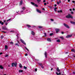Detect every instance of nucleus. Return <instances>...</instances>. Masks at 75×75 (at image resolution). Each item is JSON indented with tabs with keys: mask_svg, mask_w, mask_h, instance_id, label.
I'll use <instances>...</instances> for the list:
<instances>
[{
	"mask_svg": "<svg viewBox=\"0 0 75 75\" xmlns=\"http://www.w3.org/2000/svg\"><path fill=\"white\" fill-rule=\"evenodd\" d=\"M66 17L67 18H73V17H72V16L71 14H69L68 15H67Z\"/></svg>",
	"mask_w": 75,
	"mask_h": 75,
	"instance_id": "obj_1",
	"label": "nucleus"
},
{
	"mask_svg": "<svg viewBox=\"0 0 75 75\" xmlns=\"http://www.w3.org/2000/svg\"><path fill=\"white\" fill-rule=\"evenodd\" d=\"M14 66L15 67H17V62H16L14 63H12V67H14Z\"/></svg>",
	"mask_w": 75,
	"mask_h": 75,
	"instance_id": "obj_2",
	"label": "nucleus"
},
{
	"mask_svg": "<svg viewBox=\"0 0 75 75\" xmlns=\"http://www.w3.org/2000/svg\"><path fill=\"white\" fill-rule=\"evenodd\" d=\"M31 4H32V5H33V6H35V7H38V5H37V4H35V3H34L33 2H31Z\"/></svg>",
	"mask_w": 75,
	"mask_h": 75,
	"instance_id": "obj_3",
	"label": "nucleus"
},
{
	"mask_svg": "<svg viewBox=\"0 0 75 75\" xmlns=\"http://www.w3.org/2000/svg\"><path fill=\"white\" fill-rule=\"evenodd\" d=\"M63 25H64L67 28H69V26H68L67 24L64 23L63 24Z\"/></svg>",
	"mask_w": 75,
	"mask_h": 75,
	"instance_id": "obj_4",
	"label": "nucleus"
},
{
	"mask_svg": "<svg viewBox=\"0 0 75 75\" xmlns=\"http://www.w3.org/2000/svg\"><path fill=\"white\" fill-rule=\"evenodd\" d=\"M55 30L56 33H58V32H59V31H60V29H59L56 28L55 29Z\"/></svg>",
	"mask_w": 75,
	"mask_h": 75,
	"instance_id": "obj_5",
	"label": "nucleus"
},
{
	"mask_svg": "<svg viewBox=\"0 0 75 75\" xmlns=\"http://www.w3.org/2000/svg\"><path fill=\"white\" fill-rule=\"evenodd\" d=\"M72 35H67V36H66V38H70V37H72Z\"/></svg>",
	"mask_w": 75,
	"mask_h": 75,
	"instance_id": "obj_6",
	"label": "nucleus"
},
{
	"mask_svg": "<svg viewBox=\"0 0 75 75\" xmlns=\"http://www.w3.org/2000/svg\"><path fill=\"white\" fill-rule=\"evenodd\" d=\"M56 70L57 71V72H60L61 71V70H60V69H59V67H57V69H56Z\"/></svg>",
	"mask_w": 75,
	"mask_h": 75,
	"instance_id": "obj_7",
	"label": "nucleus"
},
{
	"mask_svg": "<svg viewBox=\"0 0 75 75\" xmlns=\"http://www.w3.org/2000/svg\"><path fill=\"white\" fill-rule=\"evenodd\" d=\"M5 50H7V49L8 48V46H7V45H5Z\"/></svg>",
	"mask_w": 75,
	"mask_h": 75,
	"instance_id": "obj_8",
	"label": "nucleus"
},
{
	"mask_svg": "<svg viewBox=\"0 0 75 75\" xmlns=\"http://www.w3.org/2000/svg\"><path fill=\"white\" fill-rule=\"evenodd\" d=\"M36 10L37 12H38V13H41V11H40L39 10L37 9Z\"/></svg>",
	"mask_w": 75,
	"mask_h": 75,
	"instance_id": "obj_9",
	"label": "nucleus"
},
{
	"mask_svg": "<svg viewBox=\"0 0 75 75\" xmlns=\"http://www.w3.org/2000/svg\"><path fill=\"white\" fill-rule=\"evenodd\" d=\"M71 23V24H74L75 25V22H73V21H70Z\"/></svg>",
	"mask_w": 75,
	"mask_h": 75,
	"instance_id": "obj_10",
	"label": "nucleus"
},
{
	"mask_svg": "<svg viewBox=\"0 0 75 75\" xmlns=\"http://www.w3.org/2000/svg\"><path fill=\"white\" fill-rule=\"evenodd\" d=\"M31 34L32 35H34L35 34V33H34V31H32L31 32Z\"/></svg>",
	"mask_w": 75,
	"mask_h": 75,
	"instance_id": "obj_11",
	"label": "nucleus"
},
{
	"mask_svg": "<svg viewBox=\"0 0 75 75\" xmlns=\"http://www.w3.org/2000/svg\"><path fill=\"white\" fill-rule=\"evenodd\" d=\"M47 41H50V42H51V39L50 38L47 39Z\"/></svg>",
	"mask_w": 75,
	"mask_h": 75,
	"instance_id": "obj_12",
	"label": "nucleus"
},
{
	"mask_svg": "<svg viewBox=\"0 0 75 75\" xmlns=\"http://www.w3.org/2000/svg\"><path fill=\"white\" fill-rule=\"evenodd\" d=\"M19 67L21 68H22V67H23V66H22V65H21V64H19Z\"/></svg>",
	"mask_w": 75,
	"mask_h": 75,
	"instance_id": "obj_13",
	"label": "nucleus"
},
{
	"mask_svg": "<svg viewBox=\"0 0 75 75\" xmlns=\"http://www.w3.org/2000/svg\"><path fill=\"white\" fill-rule=\"evenodd\" d=\"M0 24H1V25H3V24H4V23L2 22L1 21H0Z\"/></svg>",
	"mask_w": 75,
	"mask_h": 75,
	"instance_id": "obj_14",
	"label": "nucleus"
},
{
	"mask_svg": "<svg viewBox=\"0 0 75 75\" xmlns=\"http://www.w3.org/2000/svg\"><path fill=\"white\" fill-rule=\"evenodd\" d=\"M58 13H62V10H60V11H57Z\"/></svg>",
	"mask_w": 75,
	"mask_h": 75,
	"instance_id": "obj_15",
	"label": "nucleus"
},
{
	"mask_svg": "<svg viewBox=\"0 0 75 75\" xmlns=\"http://www.w3.org/2000/svg\"><path fill=\"white\" fill-rule=\"evenodd\" d=\"M22 4H23V1L21 0L20 1V5H22Z\"/></svg>",
	"mask_w": 75,
	"mask_h": 75,
	"instance_id": "obj_16",
	"label": "nucleus"
},
{
	"mask_svg": "<svg viewBox=\"0 0 75 75\" xmlns=\"http://www.w3.org/2000/svg\"><path fill=\"white\" fill-rule=\"evenodd\" d=\"M45 57L47 58V52H45Z\"/></svg>",
	"mask_w": 75,
	"mask_h": 75,
	"instance_id": "obj_17",
	"label": "nucleus"
},
{
	"mask_svg": "<svg viewBox=\"0 0 75 75\" xmlns=\"http://www.w3.org/2000/svg\"><path fill=\"white\" fill-rule=\"evenodd\" d=\"M23 72V70H19V72Z\"/></svg>",
	"mask_w": 75,
	"mask_h": 75,
	"instance_id": "obj_18",
	"label": "nucleus"
},
{
	"mask_svg": "<svg viewBox=\"0 0 75 75\" xmlns=\"http://www.w3.org/2000/svg\"><path fill=\"white\" fill-rule=\"evenodd\" d=\"M37 1L38 3H39L40 2H41V0H37Z\"/></svg>",
	"mask_w": 75,
	"mask_h": 75,
	"instance_id": "obj_19",
	"label": "nucleus"
},
{
	"mask_svg": "<svg viewBox=\"0 0 75 75\" xmlns=\"http://www.w3.org/2000/svg\"><path fill=\"white\" fill-rule=\"evenodd\" d=\"M71 51H72V52H75V51L74 50V49H71Z\"/></svg>",
	"mask_w": 75,
	"mask_h": 75,
	"instance_id": "obj_20",
	"label": "nucleus"
},
{
	"mask_svg": "<svg viewBox=\"0 0 75 75\" xmlns=\"http://www.w3.org/2000/svg\"><path fill=\"white\" fill-rule=\"evenodd\" d=\"M0 68H1V69H3V67L2 66H0Z\"/></svg>",
	"mask_w": 75,
	"mask_h": 75,
	"instance_id": "obj_21",
	"label": "nucleus"
},
{
	"mask_svg": "<svg viewBox=\"0 0 75 75\" xmlns=\"http://www.w3.org/2000/svg\"><path fill=\"white\" fill-rule=\"evenodd\" d=\"M27 27H28V28H30V27H31V26L30 25H27Z\"/></svg>",
	"mask_w": 75,
	"mask_h": 75,
	"instance_id": "obj_22",
	"label": "nucleus"
},
{
	"mask_svg": "<svg viewBox=\"0 0 75 75\" xmlns=\"http://www.w3.org/2000/svg\"><path fill=\"white\" fill-rule=\"evenodd\" d=\"M20 41L22 42H24V40L22 39H21Z\"/></svg>",
	"mask_w": 75,
	"mask_h": 75,
	"instance_id": "obj_23",
	"label": "nucleus"
},
{
	"mask_svg": "<svg viewBox=\"0 0 75 75\" xmlns=\"http://www.w3.org/2000/svg\"><path fill=\"white\" fill-rule=\"evenodd\" d=\"M56 9H57V8H54V11H56L57 10H56Z\"/></svg>",
	"mask_w": 75,
	"mask_h": 75,
	"instance_id": "obj_24",
	"label": "nucleus"
},
{
	"mask_svg": "<svg viewBox=\"0 0 75 75\" xmlns=\"http://www.w3.org/2000/svg\"><path fill=\"white\" fill-rule=\"evenodd\" d=\"M38 64H39V65H40V66H42V64H41V63H39Z\"/></svg>",
	"mask_w": 75,
	"mask_h": 75,
	"instance_id": "obj_25",
	"label": "nucleus"
},
{
	"mask_svg": "<svg viewBox=\"0 0 75 75\" xmlns=\"http://www.w3.org/2000/svg\"><path fill=\"white\" fill-rule=\"evenodd\" d=\"M57 42H60V40H59V39H58L57 40Z\"/></svg>",
	"mask_w": 75,
	"mask_h": 75,
	"instance_id": "obj_26",
	"label": "nucleus"
},
{
	"mask_svg": "<svg viewBox=\"0 0 75 75\" xmlns=\"http://www.w3.org/2000/svg\"><path fill=\"white\" fill-rule=\"evenodd\" d=\"M22 9L23 10H24L25 9V7H23L22 8Z\"/></svg>",
	"mask_w": 75,
	"mask_h": 75,
	"instance_id": "obj_27",
	"label": "nucleus"
},
{
	"mask_svg": "<svg viewBox=\"0 0 75 75\" xmlns=\"http://www.w3.org/2000/svg\"><path fill=\"white\" fill-rule=\"evenodd\" d=\"M2 29L3 30H6V29L4 28V27H2Z\"/></svg>",
	"mask_w": 75,
	"mask_h": 75,
	"instance_id": "obj_28",
	"label": "nucleus"
},
{
	"mask_svg": "<svg viewBox=\"0 0 75 75\" xmlns=\"http://www.w3.org/2000/svg\"><path fill=\"white\" fill-rule=\"evenodd\" d=\"M54 34L53 33H51L50 34V36H51V35H53Z\"/></svg>",
	"mask_w": 75,
	"mask_h": 75,
	"instance_id": "obj_29",
	"label": "nucleus"
},
{
	"mask_svg": "<svg viewBox=\"0 0 75 75\" xmlns=\"http://www.w3.org/2000/svg\"><path fill=\"white\" fill-rule=\"evenodd\" d=\"M60 38H61V39H62V40H64V37H60Z\"/></svg>",
	"mask_w": 75,
	"mask_h": 75,
	"instance_id": "obj_30",
	"label": "nucleus"
},
{
	"mask_svg": "<svg viewBox=\"0 0 75 75\" xmlns=\"http://www.w3.org/2000/svg\"><path fill=\"white\" fill-rule=\"evenodd\" d=\"M8 56V54H6V55H5V57H7Z\"/></svg>",
	"mask_w": 75,
	"mask_h": 75,
	"instance_id": "obj_31",
	"label": "nucleus"
},
{
	"mask_svg": "<svg viewBox=\"0 0 75 75\" xmlns=\"http://www.w3.org/2000/svg\"><path fill=\"white\" fill-rule=\"evenodd\" d=\"M22 43L23 44H24V45H26V43H25V42H22Z\"/></svg>",
	"mask_w": 75,
	"mask_h": 75,
	"instance_id": "obj_32",
	"label": "nucleus"
},
{
	"mask_svg": "<svg viewBox=\"0 0 75 75\" xmlns=\"http://www.w3.org/2000/svg\"><path fill=\"white\" fill-rule=\"evenodd\" d=\"M10 43L11 44H12V45H13V42H11Z\"/></svg>",
	"mask_w": 75,
	"mask_h": 75,
	"instance_id": "obj_33",
	"label": "nucleus"
},
{
	"mask_svg": "<svg viewBox=\"0 0 75 75\" xmlns=\"http://www.w3.org/2000/svg\"><path fill=\"white\" fill-rule=\"evenodd\" d=\"M39 28H42V26H39Z\"/></svg>",
	"mask_w": 75,
	"mask_h": 75,
	"instance_id": "obj_34",
	"label": "nucleus"
},
{
	"mask_svg": "<svg viewBox=\"0 0 75 75\" xmlns=\"http://www.w3.org/2000/svg\"><path fill=\"white\" fill-rule=\"evenodd\" d=\"M44 34H45V37H46V36H47V34L45 33H44Z\"/></svg>",
	"mask_w": 75,
	"mask_h": 75,
	"instance_id": "obj_35",
	"label": "nucleus"
},
{
	"mask_svg": "<svg viewBox=\"0 0 75 75\" xmlns=\"http://www.w3.org/2000/svg\"><path fill=\"white\" fill-rule=\"evenodd\" d=\"M24 69H27V67L25 66L24 67Z\"/></svg>",
	"mask_w": 75,
	"mask_h": 75,
	"instance_id": "obj_36",
	"label": "nucleus"
},
{
	"mask_svg": "<svg viewBox=\"0 0 75 75\" xmlns=\"http://www.w3.org/2000/svg\"><path fill=\"white\" fill-rule=\"evenodd\" d=\"M3 37H4V36H1V38L3 39Z\"/></svg>",
	"mask_w": 75,
	"mask_h": 75,
	"instance_id": "obj_37",
	"label": "nucleus"
},
{
	"mask_svg": "<svg viewBox=\"0 0 75 75\" xmlns=\"http://www.w3.org/2000/svg\"><path fill=\"white\" fill-rule=\"evenodd\" d=\"M57 4L58 5H59V2L57 1Z\"/></svg>",
	"mask_w": 75,
	"mask_h": 75,
	"instance_id": "obj_38",
	"label": "nucleus"
},
{
	"mask_svg": "<svg viewBox=\"0 0 75 75\" xmlns=\"http://www.w3.org/2000/svg\"><path fill=\"white\" fill-rule=\"evenodd\" d=\"M56 74H57V75H59V74H58V72H56Z\"/></svg>",
	"mask_w": 75,
	"mask_h": 75,
	"instance_id": "obj_39",
	"label": "nucleus"
},
{
	"mask_svg": "<svg viewBox=\"0 0 75 75\" xmlns=\"http://www.w3.org/2000/svg\"><path fill=\"white\" fill-rule=\"evenodd\" d=\"M50 20H51L52 21H54V19H50Z\"/></svg>",
	"mask_w": 75,
	"mask_h": 75,
	"instance_id": "obj_40",
	"label": "nucleus"
},
{
	"mask_svg": "<svg viewBox=\"0 0 75 75\" xmlns=\"http://www.w3.org/2000/svg\"><path fill=\"white\" fill-rule=\"evenodd\" d=\"M44 5H45V6H46V5H47V3H44Z\"/></svg>",
	"mask_w": 75,
	"mask_h": 75,
	"instance_id": "obj_41",
	"label": "nucleus"
},
{
	"mask_svg": "<svg viewBox=\"0 0 75 75\" xmlns=\"http://www.w3.org/2000/svg\"><path fill=\"white\" fill-rule=\"evenodd\" d=\"M35 71L36 72H37V69H35Z\"/></svg>",
	"mask_w": 75,
	"mask_h": 75,
	"instance_id": "obj_42",
	"label": "nucleus"
},
{
	"mask_svg": "<svg viewBox=\"0 0 75 75\" xmlns=\"http://www.w3.org/2000/svg\"><path fill=\"white\" fill-rule=\"evenodd\" d=\"M10 20H11V19H9L7 21L8 22V21H10Z\"/></svg>",
	"mask_w": 75,
	"mask_h": 75,
	"instance_id": "obj_43",
	"label": "nucleus"
},
{
	"mask_svg": "<svg viewBox=\"0 0 75 75\" xmlns=\"http://www.w3.org/2000/svg\"><path fill=\"white\" fill-rule=\"evenodd\" d=\"M59 3H61V0H60L59 1Z\"/></svg>",
	"mask_w": 75,
	"mask_h": 75,
	"instance_id": "obj_44",
	"label": "nucleus"
},
{
	"mask_svg": "<svg viewBox=\"0 0 75 75\" xmlns=\"http://www.w3.org/2000/svg\"><path fill=\"white\" fill-rule=\"evenodd\" d=\"M17 45L18 46H19V45H18V44H17V43H16V44H15V45Z\"/></svg>",
	"mask_w": 75,
	"mask_h": 75,
	"instance_id": "obj_45",
	"label": "nucleus"
},
{
	"mask_svg": "<svg viewBox=\"0 0 75 75\" xmlns=\"http://www.w3.org/2000/svg\"><path fill=\"white\" fill-rule=\"evenodd\" d=\"M25 49H26L27 50V51H29L28 50V49H27V47H25Z\"/></svg>",
	"mask_w": 75,
	"mask_h": 75,
	"instance_id": "obj_46",
	"label": "nucleus"
},
{
	"mask_svg": "<svg viewBox=\"0 0 75 75\" xmlns=\"http://www.w3.org/2000/svg\"><path fill=\"white\" fill-rule=\"evenodd\" d=\"M25 56H27L28 55V54H25Z\"/></svg>",
	"mask_w": 75,
	"mask_h": 75,
	"instance_id": "obj_47",
	"label": "nucleus"
},
{
	"mask_svg": "<svg viewBox=\"0 0 75 75\" xmlns=\"http://www.w3.org/2000/svg\"><path fill=\"white\" fill-rule=\"evenodd\" d=\"M61 74H62V73L61 72H59V75H61Z\"/></svg>",
	"mask_w": 75,
	"mask_h": 75,
	"instance_id": "obj_48",
	"label": "nucleus"
},
{
	"mask_svg": "<svg viewBox=\"0 0 75 75\" xmlns=\"http://www.w3.org/2000/svg\"><path fill=\"white\" fill-rule=\"evenodd\" d=\"M45 1H46L45 0H43V3H45Z\"/></svg>",
	"mask_w": 75,
	"mask_h": 75,
	"instance_id": "obj_49",
	"label": "nucleus"
},
{
	"mask_svg": "<svg viewBox=\"0 0 75 75\" xmlns=\"http://www.w3.org/2000/svg\"><path fill=\"white\" fill-rule=\"evenodd\" d=\"M71 14H74V12L72 11L71 12Z\"/></svg>",
	"mask_w": 75,
	"mask_h": 75,
	"instance_id": "obj_50",
	"label": "nucleus"
},
{
	"mask_svg": "<svg viewBox=\"0 0 75 75\" xmlns=\"http://www.w3.org/2000/svg\"><path fill=\"white\" fill-rule=\"evenodd\" d=\"M42 9L43 10L45 11V9L44 8H42Z\"/></svg>",
	"mask_w": 75,
	"mask_h": 75,
	"instance_id": "obj_51",
	"label": "nucleus"
},
{
	"mask_svg": "<svg viewBox=\"0 0 75 75\" xmlns=\"http://www.w3.org/2000/svg\"><path fill=\"white\" fill-rule=\"evenodd\" d=\"M1 54H3V53L0 52V55H1Z\"/></svg>",
	"mask_w": 75,
	"mask_h": 75,
	"instance_id": "obj_52",
	"label": "nucleus"
},
{
	"mask_svg": "<svg viewBox=\"0 0 75 75\" xmlns=\"http://www.w3.org/2000/svg\"><path fill=\"white\" fill-rule=\"evenodd\" d=\"M54 7H56L57 6V4H55L54 5Z\"/></svg>",
	"mask_w": 75,
	"mask_h": 75,
	"instance_id": "obj_53",
	"label": "nucleus"
},
{
	"mask_svg": "<svg viewBox=\"0 0 75 75\" xmlns=\"http://www.w3.org/2000/svg\"><path fill=\"white\" fill-rule=\"evenodd\" d=\"M61 33L62 34H64V32H62Z\"/></svg>",
	"mask_w": 75,
	"mask_h": 75,
	"instance_id": "obj_54",
	"label": "nucleus"
},
{
	"mask_svg": "<svg viewBox=\"0 0 75 75\" xmlns=\"http://www.w3.org/2000/svg\"><path fill=\"white\" fill-rule=\"evenodd\" d=\"M41 68H44V67H43V66H42Z\"/></svg>",
	"mask_w": 75,
	"mask_h": 75,
	"instance_id": "obj_55",
	"label": "nucleus"
},
{
	"mask_svg": "<svg viewBox=\"0 0 75 75\" xmlns=\"http://www.w3.org/2000/svg\"><path fill=\"white\" fill-rule=\"evenodd\" d=\"M5 25H7V23H5Z\"/></svg>",
	"mask_w": 75,
	"mask_h": 75,
	"instance_id": "obj_56",
	"label": "nucleus"
},
{
	"mask_svg": "<svg viewBox=\"0 0 75 75\" xmlns=\"http://www.w3.org/2000/svg\"><path fill=\"white\" fill-rule=\"evenodd\" d=\"M52 69H53V68H52L51 69V71H52Z\"/></svg>",
	"mask_w": 75,
	"mask_h": 75,
	"instance_id": "obj_57",
	"label": "nucleus"
},
{
	"mask_svg": "<svg viewBox=\"0 0 75 75\" xmlns=\"http://www.w3.org/2000/svg\"><path fill=\"white\" fill-rule=\"evenodd\" d=\"M69 10H70V11H72V9H69Z\"/></svg>",
	"mask_w": 75,
	"mask_h": 75,
	"instance_id": "obj_58",
	"label": "nucleus"
},
{
	"mask_svg": "<svg viewBox=\"0 0 75 75\" xmlns=\"http://www.w3.org/2000/svg\"><path fill=\"white\" fill-rule=\"evenodd\" d=\"M10 32H11H11H14V31H10Z\"/></svg>",
	"mask_w": 75,
	"mask_h": 75,
	"instance_id": "obj_59",
	"label": "nucleus"
},
{
	"mask_svg": "<svg viewBox=\"0 0 75 75\" xmlns=\"http://www.w3.org/2000/svg\"><path fill=\"white\" fill-rule=\"evenodd\" d=\"M73 74H75L74 72H73Z\"/></svg>",
	"mask_w": 75,
	"mask_h": 75,
	"instance_id": "obj_60",
	"label": "nucleus"
},
{
	"mask_svg": "<svg viewBox=\"0 0 75 75\" xmlns=\"http://www.w3.org/2000/svg\"><path fill=\"white\" fill-rule=\"evenodd\" d=\"M73 3H75V1H72Z\"/></svg>",
	"mask_w": 75,
	"mask_h": 75,
	"instance_id": "obj_61",
	"label": "nucleus"
},
{
	"mask_svg": "<svg viewBox=\"0 0 75 75\" xmlns=\"http://www.w3.org/2000/svg\"><path fill=\"white\" fill-rule=\"evenodd\" d=\"M70 0H68V2H69V1H70Z\"/></svg>",
	"mask_w": 75,
	"mask_h": 75,
	"instance_id": "obj_62",
	"label": "nucleus"
},
{
	"mask_svg": "<svg viewBox=\"0 0 75 75\" xmlns=\"http://www.w3.org/2000/svg\"><path fill=\"white\" fill-rule=\"evenodd\" d=\"M73 10H75V8H73Z\"/></svg>",
	"mask_w": 75,
	"mask_h": 75,
	"instance_id": "obj_63",
	"label": "nucleus"
},
{
	"mask_svg": "<svg viewBox=\"0 0 75 75\" xmlns=\"http://www.w3.org/2000/svg\"><path fill=\"white\" fill-rule=\"evenodd\" d=\"M73 57H74V58H75V55L73 56Z\"/></svg>",
	"mask_w": 75,
	"mask_h": 75,
	"instance_id": "obj_64",
	"label": "nucleus"
}]
</instances>
